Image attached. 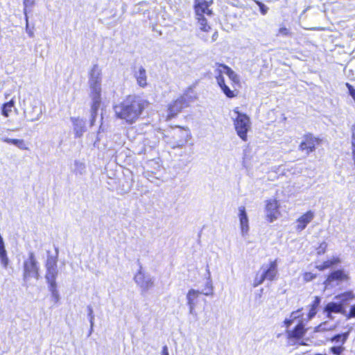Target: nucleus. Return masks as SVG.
<instances>
[{"label": "nucleus", "mask_w": 355, "mask_h": 355, "mask_svg": "<svg viewBox=\"0 0 355 355\" xmlns=\"http://www.w3.org/2000/svg\"><path fill=\"white\" fill-rule=\"evenodd\" d=\"M315 277L316 275L313 274L312 272H307L304 274L303 279L305 282H308L315 279Z\"/></svg>", "instance_id": "39"}, {"label": "nucleus", "mask_w": 355, "mask_h": 355, "mask_svg": "<svg viewBox=\"0 0 355 355\" xmlns=\"http://www.w3.org/2000/svg\"><path fill=\"white\" fill-rule=\"evenodd\" d=\"M71 121L73 123V131L76 137H80L85 132V121L79 118L71 117Z\"/></svg>", "instance_id": "19"}, {"label": "nucleus", "mask_w": 355, "mask_h": 355, "mask_svg": "<svg viewBox=\"0 0 355 355\" xmlns=\"http://www.w3.org/2000/svg\"><path fill=\"white\" fill-rule=\"evenodd\" d=\"M102 71L98 64H94L89 72V88L101 87Z\"/></svg>", "instance_id": "12"}, {"label": "nucleus", "mask_w": 355, "mask_h": 355, "mask_svg": "<svg viewBox=\"0 0 355 355\" xmlns=\"http://www.w3.org/2000/svg\"><path fill=\"white\" fill-rule=\"evenodd\" d=\"M327 261L331 263V267H332L341 263V259L339 257H333L330 260H327Z\"/></svg>", "instance_id": "42"}, {"label": "nucleus", "mask_w": 355, "mask_h": 355, "mask_svg": "<svg viewBox=\"0 0 355 355\" xmlns=\"http://www.w3.org/2000/svg\"><path fill=\"white\" fill-rule=\"evenodd\" d=\"M55 255L48 254L45 263V279L48 284L56 283V278L58 275V250L55 249Z\"/></svg>", "instance_id": "6"}, {"label": "nucleus", "mask_w": 355, "mask_h": 355, "mask_svg": "<svg viewBox=\"0 0 355 355\" xmlns=\"http://www.w3.org/2000/svg\"><path fill=\"white\" fill-rule=\"evenodd\" d=\"M327 243L326 242H322L317 249V253L318 254H324L327 250Z\"/></svg>", "instance_id": "38"}, {"label": "nucleus", "mask_w": 355, "mask_h": 355, "mask_svg": "<svg viewBox=\"0 0 355 355\" xmlns=\"http://www.w3.org/2000/svg\"><path fill=\"white\" fill-rule=\"evenodd\" d=\"M93 330H94V326H92V325L90 324V329H89V336H90V335L92 334V333Z\"/></svg>", "instance_id": "53"}, {"label": "nucleus", "mask_w": 355, "mask_h": 355, "mask_svg": "<svg viewBox=\"0 0 355 355\" xmlns=\"http://www.w3.org/2000/svg\"><path fill=\"white\" fill-rule=\"evenodd\" d=\"M352 153H355V135H352Z\"/></svg>", "instance_id": "49"}, {"label": "nucleus", "mask_w": 355, "mask_h": 355, "mask_svg": "<svg viewBox=\"0 0 355 355\" xmlns=\"http://www.w3.org/2000/svg\"><path fill=\"white\" fill-rule=\"evenodd\" d=\"M180 130L177 135L180 139L174 142L173 148H182L191 139V135L190 130L188 128H184L179 127Z\"/></svg>", "instance_id": "16"}, {"label": "nucleus", "mask_w": 355, "mask_h": 355, "mask_svg": "<svg viewBox=\"0 0 355 355\" xmlns=\"http://www.w3.org/2000/svg\"><path fill=\"white\" fill-rule=\"evenodd\" d=\"M315 314L316 309H315V307H311L309 313V319H311L315 315Z\"/></svg>", "instance_id": "46"}, {"label": "nucleus", "mask_w": 355, "mask_h": 355, "mask_svg": "<svg viewBox=\"0 0 355 355\" xmlns=\"http://www.w3.org/2000/svg\"><path fill=\"white\" fill-rule=\"evenodd\" d=\"M266 280L272 281L277 274V263L275 260L271 261L268 267L263 266L261 268Z\"/></svg>", "instance_id": "17"}, {"label": "nucleus", "mask_w": 355, "mask_h": 355, "mask_svg": "<svg viewBox=\"0 0 355 355\" xmlns=\"http://www.w3.org/2000/svg\"><path fill=\"white\" fill-rule=\"evenodd\" d=\"M14 101L10 100L9 102L3 104L2 107V114L8 117L10 113L12 112V109L14 107Z\"/></svg>", "instance_id": "28"}, {"label": "nucleus", "mask_w": 355, "mask_h": 355, "mask_svg": "<svg viewBox=\"0 0 355 355\" xmlns=\"http://www.w3.org/2000/svg\"><path fill=\"white\" fill-rule=\"evenodd\" d=\"M87 309L88 311V318L89 320V323L92 326H94V314L93 309L91 306H87Z\"/></svg>", "instance_id": "36"}, {"label": "nucleus", "mask_w": 355, "mask_h": 355, "mask_svg": "<svg viewBox=\"0 0 355 355\" xmlns=\"http://www.w3.org/2000/svg\"><path fill=\"white\" fill-rule=\"evenodd\" d=\"M193 98L189 96L187 93L178 97L176 100L171 102L168 106L167 120H170L180 113L182 110L189 106V104L193 101Z\"/></svg>", "instance_id": "4"}, {"label": "nucleus", "mask_w": 355, "mask_h": 355, "mask_svg": "<svg viewBox=\"0 0 355 355\" xmlns=\"http://www.w3.org/2000/svg\"><path fill=\"white\" fill-rule=\"evenodd\" d=\"M162 355H169L168 351V347L166 345H164L162 347Z\"/></svg>", "instance_id": "50"}, {"label": "nucleus", "mask_w": 355, "mask_h": 355, "mask_svg": "<svg viewBox=\"0 0 355 355\" xmlns=\"http://www.w3.org/2000/svg\"><path fill=\"white\" fill-rule=\"evenodd\" d=\"M0 261L3 268H6L8 265V258L6 250H0Z\"/></svg>", "instance_id": "33"}, {"label": "nucleus", "mask_w": 355, "mask_h": 355, "mask_svg": "<svg viewBox=\"0 0 355 355\" xmlns=\"http://www.w3.org/2000/svg\"><path fill=\"white\" fill-rule=\"evenodd\" d=\"M300 312H301V310H300V309L296 311L292 312V313L291 314L290 318L286 319L284 320L285 325L287 327L291 326L295 320H296L297 318H300L302 315Z\"/></svg>", "instance_id": "29"}, {"label": "nucleus", "mask_w": 355, "mask_h": 355, "mask_svg": "<svg viewBox=\"0 0 355 355\" xmlns=\"http://www.w3.org/2000/svg\"><path fill=\"white\" fill-rule=\"evenodd\" d=\"M226 69V74L228 76L230 79L234 83H239V76L230 67H225Z\"/></svg>", "instance_id": "31"}, {"label": "nucleus", "mask_w": 355, "mask_h": 355, "mask_svg": "<svg viewBox=\"0 0 355 355\" xmlns=\"http://www.w3.org/2000/svg\"><path fill=\"white\" fill-rule=\"evenodd\" d=\"M76 165L80 164V167H81L83 169H84V168H85V166H84V164H82V163H78V162H76Z\"/></svg>", "instance_id": "54"}, {"label": "nucleus", "mask_w": 355, "mask_h": 355, "mask_svg": "<svg viewBox=\"0 0 355 355\" xmlns=\"http://www.w3.org/2000/svg\"><path fill=\"white\" fill-rule=\"evenodd\" d=\"M24 13L26 16V18L27 19V8H31L34 6L35 4V0H24ZM26 21H28V20L26 19Z\"/></svg>", "instance_id": "35"}, {"label": "nucleus", "mask_w": 355, "mask_h": 355, "mask_svg": "<svg viewBox=\"0 0 355 355\" xmlns=\"http://www.w3.org/2000/svg\"><path fill=\"white\" fill-rule=\"evenodd\" d=\"M320 140L314 137L311 134H306L303 137V141L299 146V149L302 151H306V154H309L315 149V146L318 145Z\"/></svg>", "instance_id": "11"}, {"label": "nucleus", "mask_w": 355, "mask_h": 355, "mask_svg": "<svg viewBox=\"0 0 355 355\" xmlns=\"http://www.w3.org/2000/svg\"><path fill=\"white\" fill-rule=\"evenodd\" d=\"M253 1L259 7V10H260L261 13L262 15H265L268 12V8L265 4L261 3V1H257V0H253Z\"/></svg>", "instance_id": "37"}, {"label": "nucleus", "mask_w": 355, "mask_h": 355, "mask_svg": "<svg viewBox=\"0 0 355 355\" xmlns=\"http://www.w3.org/2000/svg\"><path fill=\"white\" fill-rule=\"evenodd\" d=\"M41 115H42V112L40 111V112L37 114V116L35 117H31L28 119V121H37V120L40 119Z\"/></svg>", "instance_id": "48"}, {"label": "nucleus", "mask_w": 355, "mask_h": 355, "mask_svg": "<svg viewBox=\"0 0 355 355\" xmlns=\"http://www.w3.org/2000/svg\"><path fill=\"white\" fill-rule=\"evenodd\" d=\"M1 140L7 144H11L20 149H26L24 141L23 139H10V138H2Z\"/></svg>", "instance_id": "26"}, {"label": "nucleus", "mask_w": 355, "mask_h": 355, "mask_svg": "<svg viewBox=\"0 0 355 355\" xmlns=\"http://www.w3.org/2000/svg\"><path fill=\"white\" fill-rule=\"evenodd\" d=\"M218 33L217 32H215L212 35V40L215 41L217 39Z\"/></svg>", "instance_id": "52"}, {"label": "nucleus", "mask_w": 355, "mask_h": 355, "mask_svg": "<svg viewBox=\"0 0 355 355\" xmlns=\"http://www.w3.org/2000/svg\"><path fill=\"white\" fill-rule=\"evenodd\" d=\"M329 268H331V263H329L327 261H324L322 264L316 266V268H318L320 271H322Z\"/></svg>", "instance_id": "40"}, {"label": "nucleus", "mask_w": 355, "mask_h": 355, "mask_svg": "<svg viewBox=\"0 0 355 355\" xmlns=\"http://www.w3.org/2000/svg\"><path fill=\"white\" fill-rule=\"evenodd\" d=\"M218 85L220 87L221 90L228 98H232L236 96L234 91L231 90L229 87H227L225 83L224 77H218Z\"/></svg>", "instance_id": "23"}, {"label": "nucleus", "mask_w": 355, "mask_h": 355, "mask_svg": "<svg viewBox=\"0 0 355 355\" xmlns=\"http://www.w3.org/2000/svg\"><path fill=\"white\" fill-rule=\"evenodd\" d=\"M134 280L141 291L144 292L148 291L154 286L153 278L149 274L144 273L141 266H139V270L135 274Z\"/></svg>", "instance_id": "7"}, {"label": "nucleus", "mask_w": 355, "mask_h": 355, "mask_svg": "<svg viewBox=\"0 0 355 355\" xmlns=\"http://www.w3.org/2000/svg\"><path fill=\"white\" fill-rule=\"evenodd\" d=\"M91 103V125H93L97 115V111L101 103V87L89 88Z\"/></svg>", "instance_id": "8"}, {"label": "nucleus", "mask_w": 355, "mask_h": 355, "mask_svg": "<svg viewBox=\"0 0 355 355\" xmlns=\"http://www.w3.org/2000/svg\"><path fill=\"white\" fill-rule=\"evenodd\" d=\"M324 313H327V318L332 319V313H342L346 315V311L343 307L342 304H338L337 302H331L328 303L324 307Z\"/></svg>", "instance_id": "15"}, {"label": "nucleus", "mask_w": 355, "mask_h": 355, "mask_svg": "<svg viewBox=\"0 0 355 355\" xmlns=\"http://www.w3.org/2000/svg\"><path fill=\"white\" fill-rule=\"evenodd\" d=\"M346 87L349 90V95L352 96V98L354 99L355 102V89L353 87L352 85H350L348 83H346Z\"/></svg>", "instance_id": "41"}, {"label": "nucleus", "mask_w": 355, "mask_h": 355, "mask_svg": "<svg viewBox=\"0 0 355 355\" xmlns=\"http://www.w3.org/2000/svg\"><path fill=\"white\" fill-rule=\"evenodd\" d=\"M39 263L36 259L35 254L33 252L28 253V257L26 259L23 263V279L26 286L30 278L33 277L39 279L40 275Z\"/></svg>", "instance_id": "3"}, {"label": "nucleus", "mask_w": 355, "mask_h": 355, "mask_svg": "<svg viewBox=\"0 0 355 355\" xmlns=\"http://www.w3.org/2000/svg\"><path fill=\"white\" fill-rule=\"evenodd\" d=\"M279 34L282 35H288L289 34V31L285 27H282L279 29Z\"/></svg>", "instance_id": "44"}, {"label": "nucleus", "mask_w": 355, "mask_h": 355, "mask_svg": "<svg viewBox=\"0 0 355 355\" xmlns=\"http://www.w3.org/2000/svg\"><path fill=\"white\" fill-rule=\"evenodd\" d=\"M354 297V295L352 291H348L335 296L334 299L337 300L338 304H342L343 307H344V304L347 302L353 300Z\"/></svg>", "instance_id": "24"}, {"label": "nucleus", "mask_w": 355, "mask_h": 355, "mask_svg": "<svg viewBox=\"0 0 355 355\" xmlns=\"http://www.w3.org/2000/svg\"><path fill=\"white\" fill-rule=\"evenodd\" d=\"M334 325H329L327 322H322L316 327H315L314 332H322L330 331L334 329Z\"/></svg>", "instance_id": "30"}, {"label": "nucleus", "mask_w": 355, "mask_h": 355, "mask_svg": "<svg viewBox=\"0 0 355 355\" xmlns=\"http://www.w3.org/2000/svg\"><path fill=\"white\" fill-rule=\"evenodd\" d=\"M196 306H189V313L194 317H197V313L196 311Z\"/></svg>", "instance_id": "45"}, {"label": "nucleus", "mask_w": 355, "mask_h": 355, "mask_svg": "<svg viewBox=\"0 0 355 355\" xmlns=\"http://www.w3.org/2000/svg\"><path fill=\"white\" fill-rule=\"evenodd\" d=\"M134 77L137 80V83L141 87L147 86V76L146 69L143 67H139L138 70L134 73Z\"/></svg>", "instance_id": "21"}, {"label": "nucleus", "mask_w": 355, "mask_h": 355, "mask_svg": "<svg viewBox=\"0 0 355 355\" xmlns=\"http://www.w3.org/2000/svg\"><path fill=\"white\" fill-rule=\"evenodd\" d=\"M49 290L51 293L52 297L54 299L55 302H58L60 296L57 290V283L49 284Z\"/></svg>", "instance_id": "32"}, {"label": "nucleus", "mask_w": 355, "mask_h": 355, "mask_svg": "<svg viewBox=\"0 0 355 355\" xmlns=\"http://www.w3.org/2000/svg\"><path fill=\"white\" fill-rule=\"evenodd\" d=\"M306 331L302 321H300L295 329L292 331H288V336L289 338L300 339L304 336Z\"/></svg>", "instance_id": "20"}, {"label": "nucleus", "mask_w": 355, "mask_h": 355, "mask_svg": "<svg viewBox=\"0 0 355 355\" xmlns=\"http://www.w3.org/2000/svg\"><path fill=\"white\" fill-rule=\"evenodd\" d=\"M239 218L240 222V227L241 234L245 236L249 232V220L245 211V208L243 206L239 207Z\"/></svg>", "instance_id": "14"}, {"label": "nucleus", "mask_w": 355, "mask_h": 355, "mask_svg": "<svg viewBox=\"0 0 355 355\" xmlns=\"http://www.w3.org/2000/svg\"><path fill=\"white\" fill-rule=\"evenodd\" d=\"M313 218L314 213L312 211H308L297 220L298 224L296 227V230L299 232L304 230Z\"/></svg>", "instance_id": "18"}, {"label": "nucleus", "mask_w": 355, "mask_h": 355, "mask_svg": "<svg viewBox=\"0 0 355 355\" xmlns=\"http://www.w3.org/2000/svg\"><path fill=\"white\" fill-rule=\"evenodd\" d=\"M212 3V1H207L205 0H196L195 1V12L196 17L198 20L200 30L205 32H208L211 29L210 26L207 23V19L205 17V15L207 16H211L212 11L209 9V7Z\"/></svg>", "instance_id": "2"}, {"label": "nucleus", "mask_w": 355, "mask_h": 355, "mask_svg": "<svg viewBox=\"0 0 355 355\" xmlns=\"http://www.w3.org/2000/svg\"><path fill=\"white\" fill-rule=\"evenodd\" d=\"M207 272L208 274L207 281L206 282L205 288L200 293L205 295H211L213 294V284L211 279L209 266L207 267Z\"/></svg>", "instance_id": "25"}, {"label": "nucleus", "mask_w": 355, "mask_h": 355, "mask_svg": "<svg viewBox=\"0 0 355 355\" xmlns=\"http://www.w3.org/2000/svg\"><path fill=\"white\" fill-rule=\"evenodd\" d=\"M148 102L136 96H129L121 103L114 107L117 118L124 120L128 124L136 122Z\"/></svg>", "instance_id": "1"}, {"label": "nucleus", "mask_w": 355, "mask_h": 355, "mask_svg": "<svg viewBox=\"0 0 355 355\" xmlns=\"http://www.w3.org/2000/svg\"><path fill=\"white\" fill-rule=\"evenodd\" d=\"M225 67H228L227 66L223 64H219V63H216L215 64V66H214V72H215V74H216V81L218 82V78L220 76V77H223V73H225L226 74V69H225Z\"/></svg>", "instance_id": "27"}, {"label": "nucleus", "mask_w": 355, "mask_h": 355, "mask_svg": "<svg viewBox=\"0 0 355 355\" xmlns=\"http://www.w3.org/2000/svg\"><path fill=\"white\" fill-rule=\"evenodd\" d=\"M266 218L269 222L272 223L276 220L279 215V205L276 200H268L266 205Z\"/></svg>", "instance_id": "13"}, {"label": "nucleus", "mask_w": 355, "mask_h": 355, "mask_svg": "<svg viewBox=\"0 0 355 355\" xmlns=\"http://www.w3.org/2000/svg\"><path fill=\"white\" fill-rule=\"evenodd\" d=\"M352 135H355V124L352 125L351 128Z\"/></svg>", "instance_id": "51"}, {"label": "nucleus", "mask_w": 355, "mask_h": 355, "mask_svg": "<svg viewBox=\"0 0 355 355\" xmlns=\"http://www.w3.org/2000/svg\"><path fill=\"white\" fill-rule=\"evenodd\" d=\"M201 294L200 291L195 289H190L187 294V302L188 306H196L197 299Z\"/></svg>", "instance_id": "22"}, {"label": "nucleus", "mask_w": 355, "mask_h": 355, "mask_svg": "<svg viewBox=\"0 0 355 355\" xmlns=\"http://www.w3.org/2000/svg\"><path fill=\"white\" fill-rule=\"evenodd\" d=\"M265 280H266V279L263 273L261 272V274H259V272H257L254 280L253 286H258L259 285L261 284Z\"/></svg>", "instance_id": "34"}, {"label": "nucleus", "mask_w": 355, "mask_h": 355, "mask_svg": "<svg viewBox=\"0 0 355 355\" xmlns=\"http://www.w3.org/2000/svg\"><path fill=\"white\" fill-rule=\"evenodd\" d=\"M237 114L234 125L238 136L244 141L248 140V132L250 130L251 123L250 118L245 114L236 112Z\"/></svg>", "instance_id": "5"}, {"label": "nucleus", "mask_w": 355, "mask_h": 355, "mask_svg": "<svg viewBox=\"0 0 355 355\" xmlns=\"http://www.w3.org/2000/svg\"><path fill=\"white\" fill-rule=\"evenodd\" d=\"M346 316L347 318H355V305L351 306L349 313Z\"/></svg>", "instance_id": "43"}, {"label": "nucleus", "mask_w": 355, "mask_h": 355, "mask_svg": "<svg viewBox=\"0 0 355 355\" xmlns=\"http://www.w3.org/2000/svg\"><path fill=\"white\" fill-rule=\"evenodd\" d=\"M320 299L318 297H315L311 307H315V309H316L317 306L320 304Z\"/></svg>", "instance_id": "47"}, {"label": "nucleus", "mask_w": 355, "mask_h": 355, "mask_svg": "<svg viewBox=\"0 0 355 355\" xmlns=\"http://www.w3.org/2000/svg\"><path fill=\"white\" fill-rule=\"evenodd\" d=\"M349 336V331L335 335L331 340L335 344L330 348V352L335 355H340L345 349L343 345L345 343Z\"/></svg>", "instance_id": "10"}, {"label": "nucleus", "mask_w": 355, "mask_h": 355, "mask_svg": "<svg viewBox=\"0 0 355 355\" xmlns=\"http://www.w3.org/2000/svg\"><path fill=\"white\" fill-rule=\"evenodd\" d=\"M349 276L343 270H337L331 272L324 281L325 288H333L338 286L340 282L346 281Z\"/></svg>", "instance_id": "9"}]
</instances>
